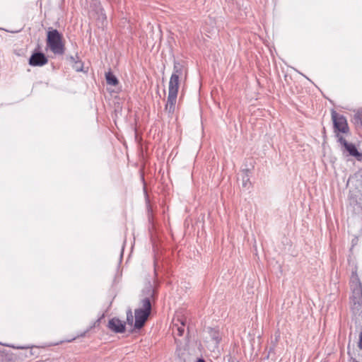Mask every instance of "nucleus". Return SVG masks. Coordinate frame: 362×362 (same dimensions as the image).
I'll list each match as a JSON object with an SVG mask.
<instances>
[{"label":"nucleus","instance_id":"7","mask_svg":"<svg viewBox=\"0 0 362 362\" xmlns=\"http://www.w3.org/2000/svg\"><path fill=\"white\" fill-rule=\"evenodd\" d=\"M89 15L91 17L95 18L98 21H103L106 19L104 10L101 7L100 2L97 0L93 1L92 4H90Z\"/></svg>","mask_w":362,"mask_h":362},{"label":"nucleus","instance_id":"15","mask_svg":"<svg viewBox=\"0 0 362 362\" xmlns=\"http://www.w3.org/2000/svg\"><path fill=\"white\" fill-rule=\"evenodd\" d=\"M4 346H8V347H11L13 349H29V348H31V346H11V345H8V344H4Z\"/></svg>","mask_w":362,"mask_h":362},{"label":"nucleus","instance_id":"8","mask_svg":"<svg viewBox=\"0 0 362 362\" xmlns=\"http://www.w3.org/2000/svg\"><path fill=\"white\" fill-rule=\"evenodd\" d=\"M28 62L32 66H42L47 64L48 59L44 53L34 52L31 54Z\"/></svg>","mask_w":362,"mask_h":362},{"label":"nucleus","instance_id":"13","mask_svg":"<svg viewBox=\"0 0 362 362\" xmlns=\"http://www.w3.org/2000/svg\"><path fill=\"white\" fill-rule=\"evenodd\" d=\"M127 323L130 325H133V322H134V316L132 315V312L131 310H129L127 312Z\"/></svg>","mask_w":362,"mask_h":362},{"label":"nucleus","instance_id":"9","mask_svg":"<svg viewBox=\"0 0 362 362\" xmlns=\"http://www.w3.org/2000/svg\"><path fill=\"white\" fill-rule=\"evenodd\" d=\"M107 327L115 333H123L125 331V323L119 318L113 317L109 320Z\"/></svg>","mask_w":362,"mask_h":362},{"label":"nucleus","instance_id":"11","mask_svg":"<svg viewBox=\"0 0 362 362\" xmlns=\"http://www.w3.org/2000/svg\"><path fill=\"white\" fill-rule=\"evenodd\" d=\"M105 78H106L107 83L108 85L116 86L119 83L116 76L110 71L106 73Z\"/></svg>","mask_w":362,"mask_h":362},{"label":"nucleus","instance_id":"6","mask_svg":"<svg viewBox=\"0 0 362 362\" xmlns=\"http://www.w3.org/2000/svg\"><path fill=\"white\" fill-rule=\"evenodd\" d=\"M337 137L338 142L347 152H349L350 156L356 158L358 160H360L361 158H362V153L358 151L354 144L348 143L342 136L339 135V134H337Z\"/></svg>","mask_w":362,"mask_h":362},{"label":"nucleus","instance_id":"19","mask_svg":"<svg viewBox=\"0 0 362 362\" xmlns=\"http://www.w3.org/2000/svg\"><path fill=\"white\" fill-rule=\"evenodd\" d=\"M89 331V329H87L86 332H84L83 334H81V337H83L85 336L86 333L88 332Z\"/></svg>","mask_w":362,"mask_h":362},{"label":"nucleus","instance_id":"12","mask_svg":"<svg viewBox=\"0 0 362 362\" xmlns=\"http://www.w3.org/2000/svg\"><path fill=\"white\" fill-rule=\"evenodd\" d=\"M247 173H248V170H246L243 173V175L242 177V182H243L242 184H243V187L245 188H249V187L250 185V178H249V175H248Z\"/></svg>","mask_w":362,"mask_h":362},{"label":"nucleus","instance_id":"14","mask_svg":"<svg viewBox=\"0 0 362 362\" xmlns=\"http://www.w3.org/2000/svg\"><path fill=\"white\" fill-rule=\"evenodd\" d=\"M181 326H177V332H178V335L179 336H182V334H184V332H185V329H184V327H185V323L183 322H181Z\"/></svg>","mask_w":362,"mask_h":362},{"label":"nucleus","instance_id":"3","mask_svg":"<svg viewBox=\"0 0 362 362\" xmlns=\"http://www.w3.org/2000/svg\"><path fill=\"white\" fill-rule=\"evenodd\" d=\"M47 45L54 54L64 53L65 46L63 35L57 29L49 28L47 35Z\"/></svg>","mask_w":362,"mask_h":362},{"label":"nucleus","instance_id":"5","mask_svg":"<svg viewBox=\"0 0 362 362\" xmlns=\"http://www.w3.org/2000/svg\"><path fill=\"white\" fill-rule=\"evenodd\" d=\"M331 115L336 135L339 132L344 134L349 132V129L346 117L335 110H332Z\"/></svg>","mask_w":362,"mask_h":362},{"label":"nucleus","instance_id":"4","mask_svg":"<svg viewBox=\"0 0 362 362\" xmlns=\"http://www.w3.org/2000/svg\"><path fill=\"white\" fill-rule=\"evenodd\" d=\"M179 85L180 80L177 79V76L175 75L171 76L168 86V100L165 107V110L170 114L173 113L175 109Z\"/></svg>","mask_w":362,"mask_h":362},{"label":"nucleus","instance_id":"18","mask_svg":"<svg viewBox=\"0 0 362 362\" xmlns=\"http://www.w3.org/2000/svg\"><path fill=\"white\" fill-rule=\"evenodd\" d=\"M196 362H206L203 358H198Z\"/></svg>","mask_w":362,"mask_h":362},{"label":"nucleus","instance_id":"1","mask_svg":"<svg viewBox=\"0 0 362 362\" xmlns=\"http://www.w3.org/2000/svg\"><path fill=\"white\" fill-rule=\"evenodd\" d=\"M155 291L151 284L148 285L142 291L143 298L140 301L141 307L134 311V328H142L151 312V300L153 298Z\"/></svg>","mask_w":362,"mask_h":362},{"label":"nucleus","instance_id":"16","mask_svg":"<svg viewBox=\"0 0 362 362\" xmlns=\"http://www.w3.org/2000/svg\"><path fill=\"white\" fill-rule=\"evenodd\" d=\"M74 68L77 71H81V62H76L75 66H74Z\"/></svg>","mask_w":362,"mask_h":362},{"label":"nucleus","instance_id":"17","mask_svg":"<svg viewBox=\"0 0 362 362\" xmlns=\"http://www.w3.org/2000/svg\"><path fill=\"white\" fill-rule=\"evenodd\" d=\"M213 339L215 341V343H216V344H218V341H219V339H218V336H215V334H214V335H213Z\"/></svg>","mask_w":362,"mask_h":362},{"label":"nucleus","instance_id":"2","mask_svg":"<svg viewBox=\"0 0 362 362\" xmlns=\"http://www.w3.org/2000/svg\"><path fill=\"white\" fill-rule=\"evenodd\" d=\"M352 290L351 306L353 314L362 318V284L356 271H353L350 279Z\"/></svg>","mask_w":362,"mask_h":362},{"label":"nucleus","instance_id":"10","mask_svg":"<svg viewBox=\"0 0 362 362\" xmlns=\"http://www.w3.org/2000/svg\"><path fill=\"white\" fill-rule=\"evenodd\" d=\"M187 74V69L185 68V62L175 60L173 63V71L171 76H177V79L180 80L183 74Z\"/></svg>","mask_w":362,"mask_h":362}]
</instances>
